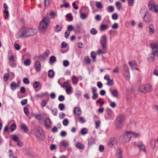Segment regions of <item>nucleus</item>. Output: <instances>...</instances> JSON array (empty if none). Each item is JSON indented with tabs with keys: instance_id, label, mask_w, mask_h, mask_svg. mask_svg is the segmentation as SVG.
<instances>
[{
	"instance_id": "f257e3e1",
	"label": "nucleus",
	"mask_w": 158,
	"mask_h": 158,
	"mask_svg": "<svg viewBox=\"0 0 158 158\" xmlns=\"http://www.w3.org/2000/svg\"><path fill=\"white\" fill-rule=\"evenodd\" d=\"M36 33L35 29L23 28L20 30L16 34L17 38H22L28 37L33 35Z\"/></svg>"
},
{
	"instance_id": "f03ea898",
	"label": "nucleus",
	"mask_w": 158,
	"mask_h": 158,
	"mask_svg": "<svg viewBox=\"0 0 158 158\" xmlns=\"http://www.w3.org/2000/svg\"><path fill=\"white\" fill-rule=\"evenodd\" d=\"M49 23L50 21L48 18H43L39 25V29L40 31L41 32H44L47 29Z\"/></svg>"
},
{
	"instance_id": "7ed1b4c3",
	"label": "nucleus",
	"mask_w": 158,
	"mask_h": 158,
	"mask_svg": "<svg viewBox=\"0 0 158 158\" xmlns=\"http://www.w3.org/2000/svg\"><path fill=\"white\" fill-rule=\"evenodd\" d=\"M125 121L124 115L122 114L119 115L117 117L115 123V126L117 129H120L124 125Z\"/></svg>"
},
{
	"instance_id": "20e7f679",
	"label": "nucleus",
	"mask_w": 158,
	"mask_h": 158,
	"mask_svg": "<svg viewBox=\"0 0 158 158\" xmlns=\"http://www.w3.org/2000/svg\"><path fill=\"white\" fill-rule=\"evenodd\" d=\"M148 6L150 10L156 13H158V6L155 1L150 0L148 2Z\"/></svg>"
},
{
	"instance_id": "39448f33",
	"label": "nucleus",
	"mask_w": 158,
	"mask_h": 158,
	"mask_svg": "<svg viewBox=\"0 0 158 158\" xmlns=\"http://www.w3.org/2000/svg\"><path fill=\"white\" fill-rule=\"evenodd\" d=\"M35 135L39 140L42 141L44 139V135L43 130L40 127H38L35 128Z\"/></svg>"
},
{
	"instance_id": "423d86ee",
	"label": "nucleus",
	"mask_w": 158,
	"mask_h": 158,
	"mask_svg": "<svg viewBox=\"0 0 158 158\" xmlns=\"http://www.w3.org/2000/svg\"><path fill=\"white\" fill-rule=\"evenodd\" d=\"M150 46L152 50V54L158 57V43H152Z\"/></svg>"
},
{
	"instance_id": "0eeeda50",
	"label": "nucleus",
	"mask_w": 158,
	"mask_h": 158,
	"mask_svg": "<svg viewBox=\"0 0 158 158\" xmlns=\"http://www.w3.org/2000/svg\"><path fill=\"white\" fill-rule=\"evenodd\" d=\"M145 10V14L143 17V21L146 23H149L152 21V16L147 10L146 8H144Z\"/></svg>"
},
{
	"instance_id": "6e6552de",
	"label": "nucleus",
	"mask_w": 158,
	"mask_h": 158,
	"mask_svg": "<svg viewBox=\"0 0 158 158\" xmlns=\"http://www.w3.org/2000/svg\"><path fill=\"white\" fill-rule=\"evenodd\" d=\"M8 62L9 65L12 68H15L17 66L16 57L13 55L8 57Z\"/></svg>"
},
{
	"instance_id": "1a4fd4ad",
	"label": "nucleus",
	"mask_w": 158,
	"mask_h": 158,
	"mask_svg": "<svg viewBox=\"0 0 158 158\" xmlns=\"http://www.w3.org/2000/svg\"><path fill=\"white\" fill-rule=\"evenodd\" d=\"M131 138L129 131H127L124 135L120 136V139L123 142H127L131 140Z\"/></svg>"
},
{
	"instance_id": "9d476101",
	"label": "nucleus",
	"mask_w": 158,
	"mask_h": 158,
	"mask_svg": "<svg viewBox=\"0 0 158 158\" xmlns=\"http://www.w3.org/2000/svg\"><path fill=\"white\" fill-rule=\"evenodd\" d=\"M134 144L135 146L138 147L140 151L145 152V147L141 142H134Z\"/></svg>"
},
{
	"instance_id": "9b49d317",
	"label": "nucleus",
	"mask_w": 158,
	"mask_h": 158,
	"mask_svg": "<svg viewBox=\"0 0 158 158\" xmlns=\"http://www.w3.org/2000/svg\"><path fill=\"white\" fill-rule=\"evenodd\" d=\"M134 144L135 146L138 147L140 151L145 152V147L141 142H134Z\"/></svg>"
},
{
	"instance_id": "f8f14e48",
	"label": "nucleus",
	"mask_w": 158,
	"mask_h": 158,
	"mask_svg": "<svg viewBox=\"0 0 158 158\" xmlns=\"http://www.w3.org/2000/svg\"><path fill=\"white\" fill-rule=\"evenodd\" d=\"M100 42L102 47H107L106 44L107 37L106 35H103L101 36Z\"/></svg>"
},
{
	"instance_id": "ddd939ff",
	"label": "nucleus",
	"mask_w": 158,
	"mask_h": 158,
	"mask_svg": "<svg viewBox=\"0 0 158 158\" xmlns=\"http://www.w3.org/2000/svg\"><path fill=\"white\" fill-rule=\"evenodd\" d=\"M116 140L114 138H110L108 142V145L110 148H112L117 143Z\"/></svg>"
},
{
	"instance_id": "4468645a",
	"label": "nucleus",
	"mask_w": 158,
	"mask_h": 158,
	"mask_svg": "<svg viewBox=\"0 0 158 158\" xmlns=\"http://www.w3.org/2000/svg\"><path fill=\"white\" fill-rule=\"evenodd\" d=\"M128 63L131 70H138V68L137 67V63L134 60L130 61Z\"/></svg>"
},
{
	"instance_id": "2eb2a0df",
	"label": "nucleus",
	"mask_w": 158,
	"mask_h": 158,
	"mask_svg": "<svg viewBox=\"0 0 158 158\" xmlns=\"http://www.w3.org/2000/svg\"><path fill=\"white\" fill-rule=\"evenodd\" d=\"M122 151L120 148H117L116 150V156L117 158H123Z\"/></svg>"
},
{
	"instance_id": "dca6fc26",
	"label": "nucleus",
	"mask_w": 158,
	"mask_h": 158,
	"mask_svg": "<svg viewBox=\"0 0 158 158\" xmlns=\"http://www.w3.org/2000/svg\"><path fill=\"white\" fill-rule=\"evenodd\" d=\"M73 113L77 116H80L82 113V111L80 107H77L74 109Z\"/></svg>"
},
{
	"instance_id": "f3484780",
	"label": "nucleus",
	"mask_w": 158,
	"mask_h": 158,
	"mask_svg": "<svg viewBox=\"0 0 158 158\" xmlns=\"http://www.w3.org/2000/svg\"><path fill=\"white\" fill-rule=\"evenodd\" d=\"M19 86V83H16L15 82H12L10 85V87L12 90H14Z\"/></svg>"
},
{
	"instance_id": "a211bd4d",
	"label": "nucleus",
	"mask_w": 158,
	"mask_h": 158,
	"mask_svg": "<svg viewBox=\"0 0 158 158\" xmlns=\"http://www.w3.org/2000/svg\"><path fill=\"white\" fill-rule=\"evenodd\" d=\"M145 93L147 92H151L152 89V86L149 84L144 85Z\"/></svg>"
},
{
	"instance_id": "6ab92c4d",
	"label": "nucleus",
	"mask_w": 158,
	"mask_h": 158,
	"mask_svg": "<svg viewBox=\"0 0 158 158\" xmlns=\"http://www.w3.org/2000/svg\"><path fill=\"white\" fill-rule=\"evenodd\" d=\"M106 112L109 118L113 119L114 117V115L111 110L110 109L107 108L106 109Z\"/></svg>"
},
{
	"instance_id": "aec40b11",
	"label": "nucleus",
	"mask_w": 158,
	"mask_h": 158,
	"mask_svg": "<svg viewBox=\"0 0 158 158\" xmlns=\"http://www.w3.org/2000/svg\"><path fill=\"white\" fill-rule=\"evenodd\" d=\"M69 143L68 141L63 140L60 142L59 146L60 147H63L66 148L69 146Z\"/></svg>"
},
{
	"instance_id": "412c9836",
	"label": "nucleus",
	"mask_w": 158,
	"mask_h": 158,
	"mask_svg": "<svg viewBox=\"0 0 158 158\" xmlns=\"http://www.w3.org/2000/svg\"><path fill=\"white\" fill-rule=\"evenodd\" d=\"M35 67L36 71L37 72L40 71L41 69V64L39 61H36L35 63Z\"/></svg>"
},
{
	"instance_id": "4be33fe9",
	"label": "nucleus",
	"mask_w": 158,
	"mask_h": 158,
	"mask_svg": "<svg viewBox=\"0 0 158 158\" xmlns=\"http://www.w3.org/2000/svg\"><path fill=\"white\" fill-rule=\"evenodd\" d=\"M102 50L101 49L98 50L97 51V52L98 55L106 53L107 52V47L104 48L102 47Z\"/></svg>"
},
{
	"instance_id": "5701e85b",
	"label": "nucleus",
	"mask_w": 158,
	"mask_h": 158,
	"mask_svg": "<svg viewBox=\"0 0 158 158\" xmlns=\"http://www.w3.org/2000/svg\"><path fill=\"white\" fill-rule=\"evenodd\" d=\"M129 132L130 135H131V137L137 138L139 137L140 135V134L139 133H136L131 131H129Z\"/></svg>"
},
{
	"instance_id": "b1692460",
	"label": "nucleus",
	"mask_w": 158,
	"mask_h": 158,
	"mask_svg": "<svg viewBox=\"0 0 158 158\" xmlns=\"http://www.w3.org/2000/svg\"><path fill=\"white\" fill-rule=\"evenodd\" d=\"M95 139L94 138L90 137L88 139V146H91L92 145L95 143Z\"/></svg>"
},
{
	"instance_id": "393cba45",
	"label": "nucleus",
	"mask_w": 158,
	"mask_h": 158,
	"mask_svg": "<svg viewBox=\"0 0 158 158\" xmlns=\"http://www.w3.org/2000/svg\"><path fill=\"white\" fill-rule=\"evenodd\" d=\"M80 78L81 80H82V78L81 76H80L79 77H77L75 76H73V77L72 78V80L73 83L74 85H76L77 83L78 78Z\"/></svg>"
},
{
	"instance_id": "a878e982",
	"label": "nucleus",
	"mask_w": 158,
	"mask_h": 158,
	"mask_svg": "<svg viewBox=\"0 0 158 158\" xmlns=\"http://www.w3.org/2000/svg\"><path fill=\"white\" fill-rule=\"evenodd\" d=\"M149 29V33L150 35H152L154 33V27L153 24H150L148 26Z\"/></svg>"
},
{
	"instance_id": "bb28decb",
	"label": "nucleus",
	"mask_w": 158,
	"mask_h": 158,
	"mask_svg": "<svg viewBox=\"0 0 158 158\" xmlns=\"http://www.w3.org/2000/svg\"><path fill=\"white\" fill-rule=\"evenodd\" d=\"M111 94L115 98H118V92L116 89H114L111 92Z\"/></svg>"
},
{
	"instance_id": "cd10ccee",
	"label": "nucleus",
	"mask_w": 158,
	"mask_h": 158,
	"mask_svg": "<svg viewBox=\"0 0 158 158\" xmlns=\"http://www.w3.org/2000/svg\"><path fill=\"white\" fill-rule=\"evenodd\" d=\"M51 122L48 118H47L45 120V124L46 127L49 128L50 127L51 125Z\"/></svg>"
},
{
	"instance_id": "c85d7f7f",
	"label": "nucleus",
	"mask_w": 158,
	"mask_h": 158,
	"mask_svg": "<svg viewBox=\"0 0 158 158\" xmlns=\"http://www.w3.org/2000/svg\"><path fill=\"white\" fill-rule=\"evenodd\" d=\"M21 128L26 133L28 131L27 127L24 124H22L21 125Z\"/></svg>"
},
{
	"instance_id": "c756f323",
	"label": "nucleus",
	"mask_w": 158,
	"mask_h": 158,
	"mask_svg": "<svg viewBox=\"0 0 158 158\" xmlns=\"http://www.w3.org/2000/svg\"><path fill=\"white\" fill-rule=\"evenodd\" d=\"M47 94L48 93L47 92H45L44 93H41L35 95V98H41L44 96H46Z\"/></svg>"
},
{
	"instance_id": "7c9ffc66",
	"label": "nucleus",
	"mask_w": 158,
	"mask_h": 158,
	"mask_svg": "<svg viewBox=\"0 0 158 158\" xmlns=\"http://www.w3.org/2000/svg\"><path fill=\"white\" fill-rule=\"evenodd\" d=\"M76 148L81 149H83L84 148V145L80 143H77L75 145Z\"/></svg>"
},
{
	"instance_id": "2f4dec72",
	"label": "nucleus",
	"mask_w": 158,
	"mask_h": 158,
	"mask_svg": "<svg viewBox=\"0 0 158 158\" xmlns=\"http://www.w3.org/2000/svg\"><path fill=\"white\" fill-rule=\"evenodd\" d=\"M73 89L71 86H69V87H67L65 89V91L67 94H70L72 92Z\"/></svg>"
},
{
	"instance_id": "473e14b6",
	"label": "nucleus",
	"mask_w": 158,
	"mask_h": 158,
	"mask_svg": "<svg viewBox=\"0 0 158 158\" xmlns=\"http://www.w3.org/2000/svg\"><path fill=\"white\" fill-rule=\"evenodd\" d=\"M108 28V26L105 24H102L100 26V29L101 31H104L106 30Z\"/></svg>"
},
{
	"instance_id": "72a5a7b5",
	"label": "nucleus",
	"mask_w": 158,
	"mask_h": 158,
	"mask_svg": "<svg viewBox=\"0 0 158 158\" xmlns=\"http://www.w3.org/2000/svg\"><path fill=\"white\" fill-rule=\"evenodd\" d=\"M88 16V15L84 13H80V17L81 19L84 20L86 19Z\"/></svg>"
},
{
	"instance_id": "f704fd0d",
	"label": "nucleus",
	"mask_w": 158,
	"mask_h": 158,
	"mask_svg": "<svg viewBox=\"0 0 158 158\" xmlns=\"http://www.w3.org/2000/svg\"><path fill=\"white\" fill-rule=\"evenodd\" d=\"M85 63L87 64H90V60L88 56H85L84 58Z\"/></svg>"
},
{
	"instance_id": "c9c22d12",
	"label": "nucleus",
	"mask_w": 158,
	"mask_h": 158,
	"mask_svg": "<svg viewBox=\"0 0 158 158\" xmlns=\"http://www.w3.org/2000/svg\"><path fill=\"white\" fill-rule=\"evenodd\" d=\"M96 53L94 52H92L90 53L91 57L92 58L93 61L95 62L96 61Z\"/></svg>"
},
{
	"instance_id": "e433bc0d",
	"label": "nucleus",
	"mask_w": 158,
	"mask_h": 158,
	"mask_svg": "<svg viewBox=\"0 0 158 158\" xmlns=\"http://www.w3.org/2000/svg\"><path fill=\"white\" fill-rule=\"evenodd\" d=\"M54 75V71L52 70H49L48 72V77L51 78H53Z\"/></svg>"
},
{
	"instance_id": "4c0bfd02",
	"label": "nucleus",
	"mask_w": 158,
	"mask_h": 158,
	"mask_svg": "<svg viewBox=\"0 0 158 158\" xmlns=\"http://www.w3.org/2000/svg\"><path fill=\"white\" fill-rule=\"evenodd\" d=\"M4 16L5 19H8L9 15L8 10H4L3 11Z\"/></svg>"
},
{
	"instance_id": "58836bf2",
	"label": "nucleus",
	"mask_w": 158,
	"mask_h": 158,
	"mask_svg": "<svg viewBox=\"0 0 158 158\" xmlns=\"http://www.w3.org/2000/svg\"><path fill=\"white\" fill-rule=\"evenodd\" d=\"M139 91L140 92L145 93L144 85H141L139 86Z\"/></svg>"
},
{
	"instance_id": "ea45409f",
	"label": "nucleus",
	"mask_w": 158,
	"mask_h": 158,
	"mask_svg": "<svg viewBox=\"0 0 158 158\" xmlns=\"http://www.w3.org/2000/svg\"><path fill=\"white\" fill-rule=\"evenodd\" d=\"M106 10L108 12L111 13L114 11V9L113 6H110L107 7Z\"/></svg>"
},
{
	"instance_id": "a19ab883",
	"label": "nucleus",
	"mask_w": 158,
	"mask_h": 158,
	"mask_svg": "<svg viewBox=\"0 0 158 158\" xmlns=\"http://www.w3.org/2000/svg\"><path fill=\"white\" fill-rule=\"evenodd\" d=\"M54 31L56 32H58L60 31L62 29V27L59 26L58 25H57L56 27L54 28Z\"/></svg>"
},
{
	"instance_id": "79ce46f5",
	"label": "nucleus",
	"mask_w": 158,
	"mask_h": 158,
	"mask_svg": "<svg viewBox=\"0 0 158 158\" xmlns=\"http://www.w3.org/2000/svg\"><path fill=\"white\" fill-rule=\"evenodd\" d=\"M49 15L51 19H54L57 15V13L53 11H51L49 13Z\"/></svg>"
},
{
	"instance_id": "37998d69",
	"label": "nucleus",
	"mask_w": 158,
	"mask_h": 158,
	"mask_svg": "<svg viewBox=\"0 0 158 158\" xmlns=\"http://www.w3.org/2000/svg\"><path fill=\"white\" fill-rule=\"evenodd\" d=\"M78 118L79 122L81 123H83L85 122V118L84 117L80 116H78Z\"/></svg>"
},
{
	"instance_id": "c03bdc74",
	"label": "nucleus",
	"mask_w": 158,
	"mask_h": 158,
	"mask_svg": "<svg viewBox=\"0 0 158 158\" xmlns=\"http://www.w3.org/2000/svg\"><path fill=\"white\" fill-rule=\"evenodd\" d=\"M123 75L125 78L127 80H129L130 77V74L129 72L124 73Z\"/></svg>"
},
{
	"instance_id": "a18cd8bd",
	"label": "nucleus",
	"mask_w": 158,
	"mask_h": 158,
	"mask_svg": "<svg viewBox=\"0 0 158 158\" xmlns=\"http://www.w3.org/2000/svg\"><path fill=\"white\" fill-rule=\"evenodd\" d=\"M31 63V61L30 59H27L24 62V64L26 66H29Z\"/></svg>"
},
{
	"instance_id": "49530a36",
	"label": "nucleus",
	"mask_w": 158,
	"mask_h": 158,
	"mask_svg": "<svg viewBox=\"0 0 158 158\" xmlns=\"http://www.w3.org/2000/svg\"><path fill=\"white\" fill-rule=\"evenodd\" d=\"M9 75L8 73H6L4 74L3 77V79L5 81H7L9 78Z\"/></svg>"
},
{
	"instance_id": "de8ad7c7",
	"label": "nucleus",
	"mask_w": 158,
	"mask_h": 158,
	"mask_svg": "<svg viewBox=\"0 0 158 158\" xmlns=\"http://www.w3.org/2000/svg\"><path fill=\"white\" fill-rule=\"evenodd\" d=\"M51 111L54 116H56L57 114L58 110L57 109L54 108L51 110Z\"/></svg>"
},
{
	"instance_id": "09e8293b",
	"label": "nucleus",
	"mask_w": 158,
	"mask_h": 158,
	"mask_svg": "<svg viewBox=\"0 0 158 158\" xmlns=\"http://www.w3.org/2000/svg\"><path fill=\"white\" fill-rule=\"evenodd\" d=\"M16 128V126L15 124L13 123L12 124L10 127V130L11 131H15Z\"/></svg>"
},
{
	"instance_id": "8fccbe9b",
	"label": "nucleus",
	"mask_w": 158,
	"mask_h": 158,
	"mask_svg": "<svg viewBox=\"0 0 158 158\" xmlns=\"http://www.w3.org/2000/svg\"><path fill=\"white\" fill-rule=\"evenodd\" d=\"M56 61V58L54 56H51L50 58V63H53Z\"/></svg>"
},
{
	"instance_id": "3c124183",
	"label": "nucleus",
	"mask_w": 158,
	"mask_h": 158,
	"mask_svg": "<svg viewBox=\"0 0 158 158\" xmlns=\"http://www.w3.org/2000/svg\"><path fill=\"white\" fill-rule=\"evenodd\" d=\"M70 85H71L68 82H65L63 83L62 85V87L64 88L66 87L67 88V87H68Z\"/></svg>"
},
{
	"instance_id": "603ef678",
	"label": "nucleus",
	"mask_w": 158,
	"mask_h": 158,
	"mask_svg": "<svg viewBox=\"0 0 158 158\" xmlns=\"http://www.w3.org/2000/svg\"><path fill=\"white\" fill-rule=\"evenodd\" d=\"M124 73L129 72L128 67L126 64L124 65Z\"/></svg>"
},
{
	"instance_id": "864d4df0",
	"label": "nucleus",
	"mask_w": 158,
	"mask_h": 158,
	"mask_svg": "<svg viewBox=\"0 0 158 158\" xmlns=\"http://www.w3.org/2000/svg\"><path fill=\"white\" fill-rule=\"evenodd\" d=\"M81 133L83 135H85L87 133V129L86 128H83L82 129L81 131Z\"/></svg>"
},
{
	"instance_id": "5fc2aeb1",
	"label": "nucleus",
	"mask_w": 158,
	"mask_h": 158,
	"mask_svg": "<svg viewBox=\"0 0 158 158\" xmlns=\"http://www.w3.org/2000/svg\"><path fill=\"white\" fill-rule=\"evenodd\" d=\"M12 139L16 142H17L19 140V137L15 135H13L12 136Z\"/></svg>"
},
{
	"instance_id": "6e6d98bb",
	"label": "nucleus",
	"mask_w": 158,
	"mask_h": 158,
	"mask_svg": "<svg viewBox=\"0 0 158 158\" xmlns=\"http://www.w3.org/2000/svg\"><path fill=\"white\" fill-rule=\"evenodd\" d=\"M115 6L118 10H119L121 7V5L119 2H116L115 3Z\"/></svg>"
},
{
	"instance_id": "4d7b16f0",
	"label": "nucleus",
	"mask_w": 158,
	"mask_h": 158,
	"mask_svg": "<svg viewBox=\"0 0 158 158\" xmlns=\"http://www.w3.org/2000/svg\"><path fill=\"white\" fill-rule=\"evenodd\" d=\"M40 84V83L38 81H35L33 84V86L34 88L36 89L38 87Z\"/></svg>"
},
{
	"instance_id": "13d9d810",
	"label": "nucleus",
	"mask_w": 158,
	"mask_h": 158,
	"mask_svg": "<svg viewBox=\"0 0 158 158\" xmlns=\"http://www.w3.org/2000/svg\"><path fill=\"white\" fill-rule=\"evenodd\" d=\"M96 5L98 9H101L103 7L102 5L100 2H97Z\"/></svg>"
},
{
	"instance_id": "bf43d9fd",
	"label": "nucleus",
	"mask_w": 158,
	"mask_h": 158,
	"mask_svg": "<svg viewBox=\"0 0 158 158\" xmlns=\"http://www.w3.org/2000/svg\"><path fill=\"white\" fill-rule=\"evenodd\" d=\"M59 109L61 111L64 110V106L63 103L60 104L58 106Z\"/></svg>"
},
{
	"instance_id": "052dcab7",
	"label": "nucleus",
	"mask_w": 158,
	"mask_h": 158,
	"mask_svg": "<svg viewBox=\"0 0 158 158\" xmlns=\"http://www.w3.org/2000/svg\"><path fill=\"white\" fill-rule=\"evenodd\" d=\"M62 123L64 126H66L69 124V122L67 119H65L63 120Z\"/></svg>"
},
{
	"instance_id": "680f3d73",
	"label": "nucleus",
	"mask_w": 158,
	"mask_h": 158,
	"mask_svg": "<svg viewBox=\"0 0 158 158\" xmlns=\"http://www.w3.org/2000/svg\"><path fill=\"white\" fill-rule=\"evenodd\" d=\"M15 49L16 50H19L21 48L20 46L18 44H15L14 45Z\"/></svg>"
},
{
	"instance_id": "e2e57ef3",
	"label": "nucleus",
	"mask_w": 158,
	"mask_h": 158,
	"mask_svg": "<svg viewBox=\"0 0 158 158\" xmlns=\"http://www.w3.org/2000/svg\"><path fill=\"white\" fill-rule=\"evenodd\" d=\"M97 32V30L94 28H93L91 29L90 30V33L93 35H96Z\"/></svg>"
},
{
	"instance_id": "0e129e2a",
	"label": "nucleus",
	"mask_w": 158,
	"mask_h": 158,
	"mask_svg": "<svg viewBox=\"0 0 158 158\" xmlns=\"http://www.w3.org/2000/svg\"><path fill=\"white\" fill-rule=\"evenodd\" d=\"M47 103V102L44 100H43L41 101V107L43 108L45 107Z\"/></svg>"
},
{
	"instance_id": "69168bd1",
	"label": "nucleus",
	"mask_w": 158,
	"mask_h": 158,
	"mask_svg": "<svg viewBox=\"0 0 158 158\" xmlns=\"http://www.w3.org/2000/svg\"><path fill=\"white\" fill-rule=\"evenodd\" d=\"M110 106L113 108H114L116 106V104L114 102H109Z\"/></svg>"
},
{
	"instance_id": "338daca9",
	"label": "nucleus",
	"mask_w": 158,
	"mask_h": 158,
	"mask_svg": "<svg viewBox=\"0 0 158 158\" xmlns=\"http://www.w3.org/2000/svg\"><path fill=\"white\" fill-rule=\"evenodd\" d=\"M118 18V15L116 13L113 14L112 15V19L114 20H116Z\"/></svg>"
},
{
	"instance_id": "774afa93",
	"label": "nucleus",
	"mask_w": 158,
	"mask_h": 158,
	"mask_svg": "<svg viewBox=\"0 0 158 158\" xmlns=\"http://www.w3.org/2000/svg\"><path fill=\"white\" fill-rule=\"evenodd\" d=\"M134 3V0H128V5L129 6H132Z\"/></svg>"
}]
</instances>
